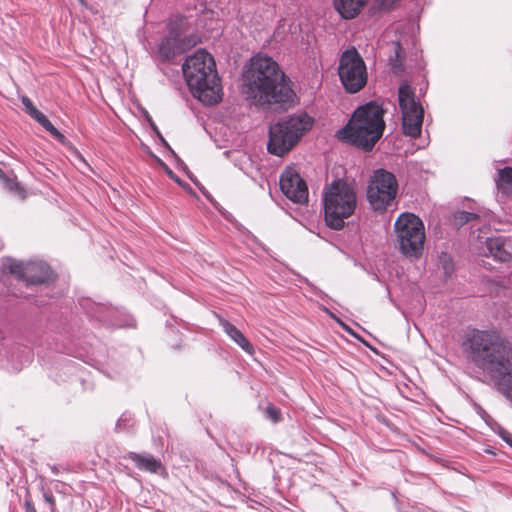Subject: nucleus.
Instances as JSON below:
<instances>
[{"label":"nucleus","instance_id":"nucleus-17","mask_svg":"<svg viewBox=\"0 0 512 512\" xmlns=\"http://www.w3.org/2000/svg\"><path fill=\"white\" fill-rule=\"evenodd\" d=\"M221 326L225 333L237 343L245 352L252 354L254 348L243 333L227 320H221Z\"/></svg>","mask_w":512,"mask_h":512},{"label":"nucleus","instance_id":"nucleus-35","mask_svg":"<svg viewBox=\"0 0 512 512\" xmlns=\"http://www.w3.org/2000/svg\"><path fill=\"white\" fill-rule=\"evenodd\" d=\"M147 120H148L149 124L151 125V122H153L152 118L148 116Z\"/></svg>","mask_w":512,"mask_h":512},{"label":"nucleus","instance_id":"nucleus-29","mask_svg":"<svg viewBox=\"0 0 512 512\" xmlns=\"http://www.w3.org/2000/svg\"><path fill=\"white\" fill-rule=\"evenodd\" d=\"M33 119H35L40 125H43L44 121H46L47 117L42 113L40 112L39 110L38 111H32V116H31Z\"/></svg>","mask_w":512,"mask_h":512},{"label":"nucleus","instance_id":"nucleus-10","mask_svg":"<svg viewBox=\"0 0 512 512\" xmlns=\"http://www.w3.org/2000/svg\"><path fill=\"white\" fill-rule=\"evenodd\" d=\"M399 106L402 112V127L405 135L417 138L421 134L424 109L416 101L412 88L402 83L398 90Z\"/></svg>","mask_w":512,"mask_h":512},{"label":"nucleus","instance_id":"nucleus-25","mask_svg":"<svg viewBox=\"0 0 512 512\" xmlns=\"http://www.w3.org/2000/svg\"><path fill=\"white\" fill-rule=\"evenodd\" d=\"M6 188L12 192L18 193L21 198H24V190L19 186L17 182L6 179Z\"/></svg>","mask_w":512,"mask_h":512},{"label":"nucleus","instance_id":"nucleus-26","mask_svg":"<svg viewBox=\"0 0 512 512\" xmlns=\"http://www.w3.org/2000/svg\"><path fill=\"white\" fill-rule=\"evenodd\" d=\"M21 101L30 116H32V111H38V109L33 105L32 101L27 96H23Z\"/></svg>","mask_w":512,"mask_h":512},{"label":"nucleus","instance_id":"nucleus-34","mask_svg":"<svg viewBox=\"0 0 512 512\" xmlns=\"http://www.w3.org/2000/svg\"><path fill=\"white\" fill-rule=\"evenodd\" d=\"M202 192H203V194H204V195H205L209 200H211L210 195H209L206 191L202 190Z\"/></svg>","mask_w":512,"mask_h":512},{"label":"nucleus","instance_id":"nucleus-36","mask_svg":"<svg viewBox=\"0 0 512 512\" xmlns=\"http://www.w3.org/2000/svg\"><path fill=\"white\" fill-rule=\"evenodd\" d=\"M79 2H80L81 4H84V3H85V0H79Z\"/></svg>","mask_w":512,"mask_h":512},{"label":"nucleus","instance_id":"nucleus-3","mask_svg":"<svg viewBox=\"0 0 512 512\" xmlns=\"http://www.w3.org/2000/svg\"><path fill=\"white\" fill-rule=\"evenodd\" d=\"M182 70L192 94L201 102L213 105L221 100L215 61L208 52L197 50L185 60Z\"/></svg>","mask_w":512,"mask_h":512},{"label":"nucleus","instance_id":"nucleus-2","mask_svg":"<svg viewBox=\"0 0 512 512\" xmlns=\"http://www.w3.org/2000/svg\"><path fill=\"white\" fill-rule=\"evenodd\" d=\"M472 357L512 403V345L497 333L476 331L470 339Z\"/></svg>","mask_w":512,"mask_h":512},{"label":"nucleus","instance_id":"nucleus-1","mask_svg":"<svg viewBox=\"0 0 512 512\" xmlns=\"http://www.w3.org/2000/svg\"><path fill=\"white\" fill-rule=\"evenodd\" d=\"M243 81L248 95L259 106L285 111L298 101L291 79L267 55L258 54L251 58Z\"/></svg>","mask_w":512,"mask_h":512},{"label":"nucleus","instance_id":"nucleus-19","mask_svg":"<svg viewBox=\"0 0 512 512\" xmlns=\"http://www.w3.org/2000/svg\"><path fill=\"white\" fill-rule=\"evenodd\" d=\"M265 416L272 422L277 423L281 420V411L272 404H269L265 409Z\"/></svg>","mask_w":512,"mask_h":512},{"label":"nucleus","instance_id":"nucleus-32","mask_svg":"<svg viewBox=\"0 0 512 512\" xmlns=\"http://www.w3.org/2000/svg\"><path fill=\"white\" fill-rule=\"evenodd\" d=\"M501 437L504 441H506L512 447V435L506 432L501 433Z\"/></svg>","mask_w":512,"mask_h":512},{"label":"nucleus","instance_id":"nucleus-33","mask_svg":"<svg viewBox=\"0 0 512 512\" xmlns=\"http://www.w3.org/2000/svg\"><path fill=\"white\" fill-rule=\"evenodd\" d=\"M335 169L337 170V172H336V175H337V176H339L340 174H342V173H343V171H344V170H343V168H342L341 166H338V167H336Z\"/></svg>","mask_w":512,"mask_h":512},{"label":"nucleus","instance_id":"nucleus-23","mask_svg":"<svg viewBox=\"0 0 512 512\" xmlns=\"http://www.w3.org/2000/svg\"><path fill=\"white\" fill-rule=\"evenodd\" d=\"M440 264L442 265V268L446 275H450L452 273V271H453L452 260L447 254L442 253V255L440 256Z\"/></svg>","mask_w":512,"mask_h":512},{"label":"nucleus","instance_id":"nucleus-7","mask_svg":"<svg viewBox=\"0 0 512 512\" xmlns=\"http://www.w3.org/2000/svg\"><path fill=\"white\" fill-rule=\"evenodd\" d=\"M396 239L402 254L418 258L425 243V227L422 220L413 213H402L394 224Z\"/></svg>","mask_w":512,"mask_h":512},{"label":"nucleus","instance_id":"nucleus-6","mask_svg":"<svg viewBox=\"0 0 512 512\" xmlns=\"http://www.w3.org/2000/svg\"><path fill=\"white\" fill-rule=\"evenodd\" d=\"M314 119L306 112L294 114L279 120L269 128L267 149L269 153L283 156L289 152L312 128Z\"/></svg>","mask_w":512,"mask_h":512},{"label":"nucleus","instance_id":"nucleus-9","mask_svg":"<svg viewBox=\"0 0 512 512\" xmlns=\"http://www.w3.org/2000/svg\"><path fill=\"white\" fill-rule=\"evenodd\" d=\"M185 26L186 21L183 17H176L169 21L168 33L158 45V53L162 60L169 61L196 44L194 36L184 35Z\"/></svg>","mask_w":512,"mask_h":512},{"label":"nucleus","instance_id":"nucleus-4","mask_svg":"<svg viewBox=\"0 0 512 512\" xmlns=\"http://www.w3.org/2000/svg\"><path fill=\"white\" fill-rule=\"evenodd\" d=\"M384 110L376 102L358 107L347 125L338 131V137L347 143L371 150L385 129Z\"/></svg>","mask_w":512,"mask_h":512},{"label":"nucleus","instance_id":"nucleus-24","mask_svg":"<svg viewBox=\"0 0 512 512\" xmlns=\"http://www.w3.org/2000/svg\"><path fill=\"white\" fill-rule=\"evenodd\" d=\"M43 499L49 505L51 512H56V503L52 492L43 489Z\"/></svg>","mask_w":512,"mask_h":512},{"label":"nucleus","instance_id":"nucleus-20","mask_svg":"<svg viewBox=\"0 0 512 512\" xmlns=\"http://www.w3.org/2000/svg\"><path fill=\"white\" fill-rule=\"evenodd\" d=\"M41 126L57 140L61 142L65 140V136L54 127V125L49 121L48 118L46 119V121H44L43 125Z\"/></svg>","mask_w":512,"mask_h":512},{"label":"nucleus","instance_id":"nucleus-11","mask_svg":"<svg viewBox=\"0 0 512 512\" xmlns=\"http://www.w3.org/2000/svg\"><path fill=\"white\" fill-rule=\"evenodd\" d=\"M398 184L395 176L379 169L374 172L367 189V198L373 209L385 210L395 198Z\"/></svg>","mask_w":512,"mask_h":512},{"label":"nucleus","instance_id":"nucleus-27","mask_svg":"<svg viewBox=\"0 0 512 512\" xmlns=\"http://www.w3.org/2000/svg\"><path fill=\"white\" fill-rule=\"evenodd\" d=\"M151 128L152 130L155 132V134L157 135V137L159 138V140L161 141V143L167 148L169 149L171 152L172 149L171 147L169 146V144L167 143V141L164 139V137L162 136L161 132L159 131L158 127L156 126V124L154 122H151Z\"/></svg>","mask_w":512,"mask_h":512},{"label":"nucleus","instance_id":"nucleus-14","mask_svg":"<svg viewBox=\"0 0 512 512\" xmlns=\"http://www.w3.org/2000/svg\"><path fill=\"white\" fill-rule=\"evenodd\" d=\"M509 247V243L501 237L487 238L483 255L492 256L496 260L506 262L512 259V252L509 250Z\"/></svg>","mask_w":512,"mask_h":512},{"label":"nucleus","instance_id":"nucleus-30","mask_svg":"<svg viewBox=\"0 0 512 512\" xmlns=\"http://www.w3.org/2000/svg\"><path fill=\"white\" fill-rule=\"evenodd\" d=\"M24 508L25 512H37L33 503L30 500H25Z\"/></svg>","mask_w":512,"mask_h":512},{"label":"nucleus","instance_id":"nucleus-18","mask_svg":"<svg viewBox=\"0 0 512 512\" xmlns=\"http://www.w3.org/2000/svg\"><path fill=\"white\" fill-rule=\"evenodd\" d=\"M497 188L504 194H512V167L498 170Z\"/></svg>","mask_w":512,"mask_h":512},{"label":"nucleus","instance_id":"nucleus-28","mask_svg":"<svg viewBox=\"0 0 512 512\" xmlns=\"http://www.w3.org/2000/svg\"><path fill=\"white\" fill-rule=\"evenodd\" d=\"M167 174L177 184L191 191V188L186 183H184L171 169H167Z\"/></svg>","mask_w":512,"mask_h":512},{"label":"nucleus","instance_id":"nucleus-31","mask_svg":"<svg viewBox=\"0 0 512 512\" xmlns=\"http://www.w3.org/2000/svg\"><path fill=\"white\" fill-rule=\"evenodd\" d=\"M401 45L399 42H396L394 43V51H395V57H396V60H399L400 57H401Z\"/></svg>","mask_w":512,"mask_h":512},{"label":"nucleus","instance_id":"nucleus-8","mask_svg":"<svg viewBox=\"0 0 512 512\" xmlns=\"http://www.w3.org/2000/svg\"><path fill=\"white\" fill-rule=\"evenodd\" d=\"M338 74L346 92L355 94L367 84L368 74L364 60L355 48L343 52Z\"/></svg>","mask_w":512,"mask_h":512},{"label":"nucleus","instance_id":"nucleus-21","mask_svg":"<svg viewBox=\"0 0 512 512\" xmlns=\"http://www.w3.org/2000/svg\"><path fill=\"white\" fill-rule=\"evenodd\" d=\"M41 126L57 140L61 142L65 140V136L54 127V125L49 121L48 118L46 119V121H44L43 125Z\"/></svg>","mask_w":512,"mask_h":512},{"label":"nucleus","instance_id":"nucleus-22","mask_svg":"<svg viewBox=\"0 0 512 512\" xmlns=\"http://www.w3.org/2000/svg\"><path fill=\"white\" fill-rule=\"evenodd\" d=\"M475 218H476V214H473L470 212H465V211L457 212L454 215L455 222L460 225H463Z\"/></svg>","mask_w":512,"mask_h":512},{"label":"nucleus","instance_id":"nucleus-16","mask_svg":"<svg viewBox=\"0 0 512 512\" xmlns=\"http://www.w3.org/2000/svg\"><path fill=\"white\" fill-rule=\"evenodd\" d=\"M124 458L131 460L139 470L150 473H157L162 467L161 461L148 453L128 452Z\"/></svg>","mask_w":512,"mask_h":512},{"label":"nucleus","instance_id":"nucleus-5","mask_svg":"<svg viewBox=\"0 0 512 512\" xmlns=\"http://www.w3.org/2000/svg\"><path fill=\"white\" fill-rule=\"evenodd\" d=\"M357 206L355 187L347 181L337 178L327 185L324 196L326 225L340 230L345 219L353 215Z\"/></svg>","mask_w":512,"mask_h":512},{"label":"nucleus","instance_id":"nucleus-13","mask_svg":"<svg viewBox=\"0 0 512 512\" xmlns=\"http://www.w3.org/2000/svg\"><path fill=\"white\" fill-rule=\"evenodd\" d=\"M282 193L294 203H305L308 199V188L299 173L293 168H287L280 177Z\"/></svg>","mask_w":512,"mask_h":512},{"label":"nucleus","instance_id":"nucleus-12","mask_svg":"<svg viewBox=\"0 0 512 512\" xmlns=\"http://www.w3.org/2000/svg\"><path fill=\"white\" fill-rule=\"evenodd\" d=\"M3 267L18 280L23 281L26 286L46 283L52 279V271L43 261L22 262L6 258L3 261Z\"/></svg>","mask_w":512,"mask_h":512},{"label":"nucleus","instance_id":"nucleus-15","mask_svg":"<svg viewBox=\"0 0 512 512\" xmlns=\"http://www.w3.org/2000/svg\"><path fill=\"white\" fill-rule=\"evenodd\" d=\"M369 0H334L333 6L339 15L346 20L357 17Z\"/></svg>","mask_w":512,"mask_h":512}]
</instances>
